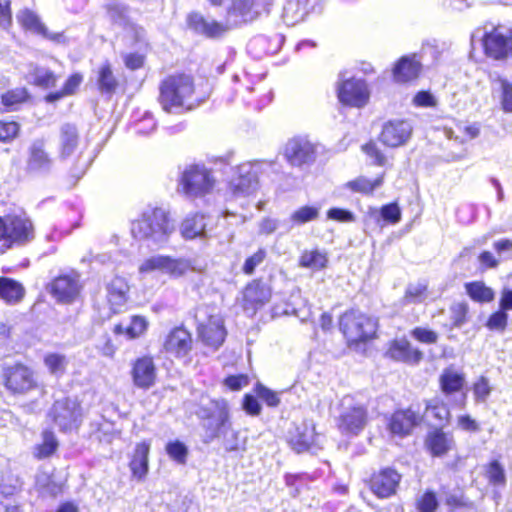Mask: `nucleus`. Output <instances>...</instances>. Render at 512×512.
I'll list each match as a JSON object with an SVG mask.
<instances>
[{"instance_id": "f257e3e1", "label": "nucleus", "mask_w": 512, "mask_h": 512, "mask_svg": "<svg viewBox=\"0 0 512 512\" xmlns=\"http://www.w3.org/2000/svg\"><path fill=\"white\" fill-rule=\"evenodd\" d=\"M212 6L224 8L226 24L206 19L198 12L188 16V25L196 33L207 38H220L231 26L255 20L262 12H268L272 0H207Z\"/></svg>"}, {"instance_id": "f03ea898", "label": "nucleus", "mask_w": 512, "mask_h": 512, "mask_svg": "<svg viewBox=\"0 0 512 512\" xmlns=\"http://www.w3.org/2000/svg\"><path fill=\"white\" fill-rule=\"evenodd\" d=\"M194 83L186 74L170 75L159 86L158 101L167 113L179 114L199 105L193 101Z\"/></svg>"}, {"instance_id": "7ed1b4c3", "label": "nucleus", "mask_w": 512, "mask_h": 512, "mask_svg": "<svg viewBox=\"0 0 512 512\" xmlns=\"http://www.w3.org/2000/svg\"><path fill=\"white\" fill-rule=\"evenodd\" d=\"M174 229L167 210L162 207H147L140 217L132 222L131 232L137 239L162 245L168 241Z\"/></svg>"}, {"instance_id": "20e7f679", "label": "nucleus", "mask_w": 512, "mask_h": 512, "mask_svg": "<svg viewBox=\"0 0 512 512\" xmlns=\"http://www.w3.org/2000/svg\"><path fill=\"white\" fill-rule=\"evenodd\" d=\"M214 186L215 178L205 165L191 164L181 171L177 190L188 198H199L211 193Z\"/></svg>"}, {"instance_id": "39448f33", "label": "nucleus", "mask_w": 512, "mask_h": 512, "mask_svg": "<svg viewBox=\"0 0 512 512\" xmlns=\"http://www.w3.org/2000/svg\"><path fill=\"white\" fill-rule=\"evenodd\" d=\"M378 321L359 310L351 309L339 319V328L347 342L360 343L372 339L377 331Z\"/></svg>"}, {"instance_id": "423d86ee", "label": "nucleus", "mask_w": 512, "mask_h": 512, "mask_svg": "<svg viewBox=\"0 0 512 512\" xmlns=\"http://www.w3.org/2000/svg\"><path fill=\"white\" fill-rule=\"evenodd\" d=\"M197 415L199 418L207 420L203 425L208 438L206 442L220 438L221 433L232 425L229 404L222 398L210 400L208 405H201Z\"/></svg>"}, {"instance_id": "0eeeda50", "label": "nucleus", "mask_w": 512, "mask_h": 512, "mask_svg": "<svg viewBox=\"0 0 512 512\" xmlns=\"http://www.w3.org/2000/svg\"><path fill=\"white\" fill-rule=\"evenodd\" d=\"M482 44L487 57L498 61L512 59V27H485Z\"/></svg>"}, {"instance_id": "6e6552de", "label": "nucleus", "mask_w": 512, "mask_h": 512, "mask_svg": "<svg viewBox=\"0 0 512 512\" xmlns=\"http://www.w3.org/2000/svg\"><path fill=\"white\" fill-rule=\"evenodd\" d=\"M271 162L249 161L237 166L235 175L229 182V189L236 197H244L254 193L258 188V177L264 166L270 167Z\"/></svg>"}, {"instance_id": "1a4fd4ad", "label": "nucleus", "mask_w": 512, "mask_h": 512, "mask_svg": "<svg viewBox=\"0 0 512 512\" xmlns=\"http://www.w3.org/2000/svg\"><path fill=\"white\" fill-rule=\"evenodd\" d=\"M82 289L81 275L74 269L59 273L47 285L49 294L60 304L75 303Z\"/></svg>"}, {"instance_id": "9d476101", "label": "nucleus", "mask_w": 512, "mask_h": 512, "mask_svg": "<svg viewBox=\"0 0 512 512\" xmlns=\"http://www.w3.org/2000/svg\"><path fill=\"white\" fill-rule=\"evenodd\" d=\"M368 423V412L364 405L356 402L347 395L341 400V411L337 426L344 435L356 436L362 432Z\"/></svg>"}, {"instance_id": "9b49d317", "label": "nucleus", "mask_w": 512, "mask_h": 512, "mask_svg": "<svg viewBox=\"0 0 512 512\" xmlns=\"http://www.w3.org/2000/svg\"><path fill=\"white\" fill-rule=\"evenodd\" d=\"M192 269V263L186 258H174L157 254L146 258L138 268L139 274L160 273L171 278H180Z\"/></svg>"}, {"instance_id": "f8f14e48", "label": "nucleus", "mask_w": 512, "mask_h": 512, "mask_svg": "<svg viewBox=\"0 0 512 512\" xmlns=\"http://www.w3.org/2000/svg\"><path fill=\"white\" fill-rule=\"evenodd\" d=\"M8 249L25 246L35 238V228L30 217L24 213H12L4 216Z\"/></svg>"}, {"instance_id": "ddd939ff", "label": "nucleus", "mask_w": 512, "mask_h": 512, "mask_svg": "<svg viewBox=\"0 0 512 512\" xmlns=\"http://www.w3.org/2000/svg\"><path fill=\"white\" fill-rule=\"evenodd\" d=\"M2 376L6 389L13 394H26L37 386L33 370L22 363L4 366Z\"/></svg>"}, {"instance_id": "4468645a", "label": "nucleus", "mask_w": 512, "mask_h": 512, "mask_svg": "<svg viewBox=\"0 0 512 512\" xmlns=\"http://www.w3.org/2000/svg\"><path fill=\"white\" fill-rule=\"evenodd\" d=\"M337 95L342 104L361 108L368 103L370 91L365 80L351 77L339 81Z\"/></svg>"}, {"instance_id": "2eb2a0df", "label": "nucleus", "mask_w": 512, "mask_h": 512, "mask_svg": "<svg viewBox=\"0 0 512 512\" xmlns=\"http://www.w3.org/2000/svg\"><path fill=\"white\" fill-rule=\"evenodd\" d=\"M50 416L61 431L72 430L80 423V404L71 398L56 400L50 410Z\"/></svg>"}, {"instance_id": "dca6fc26", "label": "nucleus", "mask_w": 512, "mask_h": 512, "mask_svg": "<svg viewBox=\"0 0 512 512\" xmlns=\"http://www.w3.org/2000/svg\"><path fill=\"white\" fill-rule=\"evenodd\" d=\"M54 159L47 150L44 139H35L27 149L26 170L33 175H47L51 172Z\"/></svg>"}, {"instance_id": "f3484780", "label": "nucleus", "mask_w": 512, "mask_h": 512, "mask_svg": "<svg viewBox=\"0 0 512 512\" xmlns=\"http://www.w3.org/2000/svg\"><path fill=\"white\" fill-rule=\"evenodd\" d=\"M284 157L292 166L310 165L316 159V147L306 137H293L285 144Z\"/></svg>"}, {"instance_id": "a211bd4d", "label": "nucleus", "mask_w": 512, "mask_h": 512, "mask_svg": "<svg viewBox=\"0 0 512 512\" xmlns=\"http://www.w3.org/2000/svg\"><path fill=\"white\" fill-rule=\"evenodd\" d=\"M193 347L190 332L183 327L172 329L165 337L163 348L166 353L177 359L191 361L189 357Z\"/></svg>"}, {"instance_id": "6ab92c4d", "label": "nucleus", "mask_w": 512, "mask_h": 512, "mask_svg": "<svg viewBox=\"0 0 512 512\" xmlns=\"http://www.w3.org/2000/svg\"><path fill=\"white\" fill-rule=\"evenodd\" d=\"M401 475L392 468H383L374 473L369 481V486L374 495L378 498H389L396 493Z\"/></svg>"}, {"instance_id": "aec40b11", "label": "nucleus", "mask_w": 512, "mask_h": 512, "mask_svg": "<svg viewBox=\"0 0 512 512\" xmlns=\"http://www.w3.org/2000/svg\"><path fill=\"white\" fill-rule=\"evenodd\" d=\"M412 125L407 120H391L384 124L380 140L389 147L404 145L411 137Z\"/></svg>"}, {"instance_id": "412c9836", "label": "nucleus", "mask_w": 512, "mask_h": 512, "mask_svg": "<svg viewBox=\"0 0 512 512\" xmlns=\"http://www.w3.org/2000/svg\"><path fill=\"white\" fill-rule=\"evenodd\" d=\"M81 139L78 128L71 123H64L59 128L58 136V154L61 160L71 158L77 152L82 155L80 150Z\"/></svg>"}, {"instance_id": "4be33fe9", "label": "nucleus", "mask_w": 512, "mask_h": 512, "mask_svg": "<svg viewBox=\"0 0 512 512\" xmlns=\"http://www.w3.org/2000/svg\"><path fill=\"white\" fill-rule=\"evenodd\" d=\"M508 311H512V289L504 288L499 299V309L488 317L485 323L486 328L503 333L508 325Z\"/></svg>"}, {"instance_id": "5701e85b", "label": "nucleus", "mask_w": 512, "mask_h": 512, "mask_svg": "<svg viewBox=\"0 0 512 512\" xmlns=\"http://www.w3.org/2000/svg\"><path fill=\"white\" fill-rule=\"evenodd\" d=\"M421 420L420 413L409 407L408 409L395 411L389 420L388 428L392 434L404 437L410 434Z\"/></svg>"}, {"instance_id": "b1692460", "label": "nucleus", "mask_w": 512, "mask_h": 512, "mask_svg": "<svg viewBox=\"0 0 512 512\" xmlns=\"http://www.w3.org/2000/svg\"><path fill=\"white\" fill-rule=\"evenodd\" d=\"M133 384L140 389L151 388L156 381V366L149 356L138 358L131 370Z\"/></svg>"}, {"instance_id": "393cba45", "label": "nucleus", "mask_w": 512, "mask_h": 512, "mask_svg": "<svg viewBox=\"0 0 512 512\" xmlns=\"http://www.w3.org/2000/svg\"><path fill=\"white\" fill-rule=\"evenodd\" d=\"M198 334L202 342L214 350L218 349L224 342L226 330L224 322L219 316H211L207 323L198 326Z\"/></svg>"}, {"instance_id": "a878e982", "label": "nucleus", "mask_w": 512, "mask_h": 512, "mask_svg": "<svg viewBox=\"0 0 512 512\" xmlns=\"http://www.w3.org/2000/svg\"><path fill=\"white\" fill-rule=\"evenodd\" d=\"M421 62L416 54L402 56L392 69L393 80L396 83H408L418 78L421 72Z\"/></svg>"}, {"instance_id": "bb28decb", "label": "nucleus", "mask_w": 512, "mask_h": 512, "mask_svg": "<svg viewBox=\"0 0 512 512\" xmlns=\"http://www.w3.org/2000/svg\"><path fill=\"white\" fill-rule=\"evenodd\" d=\"M111 20L122 27L126 33L132 36L135 42H142L145 38V30L134 23L129 16V9L124 5H114L109 8Z\"/></svg>"}, {"instance_id": "cd10ccee", "label": "nucleus", "mask_w": 512, "mask_h": 512, "mask_svg": "<svg viewBox=\"0 0 512 512\" xmlns=\"http://www.w3.org/2000/svg\"><path fill=\"white\" fill-rule=\"evenodd\" d=\"M209 218L201 213L188 215L180 225V234L185 240L196 238L206 239L209 237L208 227Z\"/></svg>"}, {"instance_id": "c85d7f7f", "label": "nucleus", "mask_w": 512, "mask_h": 512, "mask_svg": "<svg viewBox=\"0 0 512 512\" xmlns=\"http://www.w3.org/2000/svg\"><path fill=\"white\" fill-rule=\"evenodd\" d=\"M387 355L393 360L409 364H418L423 358V353L419 349L413 348L405 338L391 342Z\"/></svg>"}, {"instance_id": "c756f323", "label": "nucleus", "mask_w": 512, "mask_h": 512, "mask_svg": "<svg viewBox=\"0 0 512 512\" xmlns=\"http://www.w3.org/2000/svg\"><path fill=\"white\" fill-rule=\"evenodd\" d=\"M129 286L126 280L116 276L107 284V299L111 310L119 313L127 302Z\"/></svg>"}, {"instance_id": "7c9ffc66", "label": "nucleus", "mask_w": 512, "mask_h": 512, "mask_svg": "<svg viewBox=\"0 0 512 512\" xmlns=\"http://www.w3.org/2000/svg\"><path fill=\"white\" fill-rule=\"evenodd\" d=\"M314 439V427L303 424L289 432L288 443L295 452L302 453L311 448Z\"/></svg>"}, {"instance_id": "2f4dec72", "label": "nucleus", "mask_w": 512, "mask_h": 512, "mask_svg": "<svg viewBox=\"0 0 512 512\" xmlns=\"http://www.w3.org/2000/svg\"><path fill=\"white\" fill-rule=\"evenodd\" d=\"M25 295L23 285L9 277H0V299L6 304L15 305L19 303Z\"/></svg>"}, {"instance_id": "473e14b6", "label": "nucleus", "mask_w": 512, "mask_h": 512, "mask_svg": "<svg viewBox=\"0 0 512 512\" xmlns=\"http://www.w3.org/2000/svg\"><path fill=\"white\" fill-rule=\"evenodd\" d=\"M150 445L142 442L136 445L132 460L129 464L132 475L142 480L148 472V455Z\"/></svg>"}, {"instance_id": "72a5a7b5", "label": "nucleus", "mask_w": 512, "mask_h": 512, "mask_svg": "<svg viewBox=\"0 0 512 512\" xmlns=\"http://www.w3.org/2000/svg\"><path fill=\"white\" fill-rule=\"evenodd\" d=\"M59 441L53 431L46 429L41 433V442L33 447L32 454L37 460L50 458L58 449Z\"/></svg>"}, {"instance_id": "f704fd0d", "label": "nucleus", "mask_w": 512, "mask_h": 512, "mask_svg": "<svg viewBox=\"0 0 512 512\" xmlns=\"http://www.w3.org/2000/svg\"><path fill=\"white\" fill-rule=\"evenodd\" d=\"M439 382L441 391L447 396L462 390L465 376L452 368H447L440 375Z\"/></svg>"}, {"instance_id": "c9c22d12", "label": "nucleus", "mask_w": 512, "mask_h": 512, "mask_svg": "<svg viewBox=\"0 0 512 512\" xmlns=\"http://www.w3.org/2000/svg\"><path fill=\"white\" fill-rule=\"evenodd\" d=\"M220 438L226 452H244L247 449V436L241 437L240 431L234 429L232 425L221 433Z\"/></svg>"}, {"instance_id": "e433bc0d", "label": "nucleus", "mask_w": 512, "mask_h": 512, "mask_svg": "<svg viewBox=\"0 0 512 512\" xmlns=\"http://www.w3.org/2000/svg\"><path fill=\"white\" fill-rule=\"evenodd\" d=\"M97 87L101 94L112 95L118 87V81L109 63L101 65L97 72Z\"/></svg>"}, {"instance_id": "4c0bfd02", "label": "nucleus", "mask_w": 512, "mask_h": 512, "mask_svg": "<svg viewBox=\"0 0 512 512\" xmlns=\"http://www.w3.org/2000/svg\"><path fill=\"white\" fill-rule=\"evenodd\" d=\"M28 98L29 94L25 88L9 90L1 96L0 109L4 112L16 111Z\"/></svg>"}, {"instance_id": "58836bf2", "label": "nucleus", "mask_w": 512, "mask_h": 512, "mask_svg": "<svg viewBox=\"0 0 512 512\" xmlns=\"http://www.w3.org/2000/svg\"><path fill=\"white\" fill-rule=\"evenodd\" d=\"M452 443V438L441 430H435L427 438V446L434 456L447 453L451 449Z\"/></svg>"}, {"instance_id": "ea45409f", "label": "nucleus", "mask_w": 512, "mask_h": 512, "mask_svg": "<svg viewBox=\"0 0 512 512\" xmlns=\"http://www.w3.org/2000/svg\"><path fill=\"white\" fill-rule=\"evenodd\" d=\"M465 288L469 297L476 302L488 303L495 297L493 289L486 286L481 281L466 283Z\"/></svg>"}, {"instance_id": "a19ab883", "label": "nucleus", "mask_w": 512, "mask_h": 512, "mask_svg": "<svg viewBox=\"0 0 512 512\" xmlns=\"http://www.w3.org/2000/svg\"><path fill=\"white\" fill-rule=\"evenodd\" d=\"M30 76L34 85L44 89L55 87L58 81V76L53 71L41 66H35Z\"/></svg>"}, {"instance_id": "79ce46f5", "label": "nucleus", "mask_w": 512, "mask_h": 512, "mask_svg": "<svg viewBox=\"0 0 512 512\" xmlns=\"http://www.w3.org/2000/svg\"><path fill=\"white\" fill-rule=\"evenodd\" d=\"M383 183V177H377L374 180L360 176L354 180L348 181L344 187L355 193L371 194Z\"/></svg>"}, {"instance_id": "37998d69", "label": "nucleus", "mask_w": 512, "mask_h": 512, "mask_svg": "<svg viewBox=\"0 0 512 512\" xmlns=\"http://www.w3.org/2000/svg\"><path fill=\"white\" fill-rule=\"evenodd\" d=\"M44 365L52 375L60 377L66 372L68 360L63 354L48 353L44 357Z\"/></svg>"}, {"instance_id": "c03bdc74", "label": "nucleus", "mask_w": 512, "mask_h": 512, "mask_svg": "<svg viewBox=\"0 0 512 512\" xmlns=\"http://www.w3.org/2000/svg\"><path fill=\"white\" fill-rule=\"evenodd\" d=\"M17 19L21 25L28 30H31L37 34L46 32L45 25L41 22L38 15L31 10L25 9L21 11L17 15Z\"/></svg>"}, {"instance_id": "a18cd8bd", "label": "nucleus", "mask_w": 512, "mask_h": 512, "mask_svg": "<svg viewBox=\"0 0 512 512\" xmlns=\"http://www.w3.org/2000/svg\"><path fill=\"white\" fill-rule=\"evenodd\" d=\"M326 255L318 250L305 251L300 257V266L320 270L326 266Z\"/></svg>"}, {"instance_id": "49530a36", "label": "nucleus", "mask_w": 512, "mask_h": 512, "mask_svg": "<svg viewBox=\"0 0 512 512\" xmlns=\"http://www.w3.org/2000/svg\"><path fill=\"white\" fill-rule=\"evenodd\" d=\"M486 477L493 486L504 487L506 484L505 469L498 460H493L487 465Z\"/></svg>"}, {"instance_id": "de8ad7c7", "label": "nucleus", "mask_w": 512, "mask_h": 512, "mask_svg": "<svg viewBox=\"0 0 512 512\" xmlns=\"http://www.w3.org/2000/svg\"><path fill=\"white\" fill-rule=\"evenodd\" d=\"M425 415L427 418H434L442 423L449 418L450 411L442 401L433 399L426 404Z\"/></svg>"}, {"instance_id": "09e8293b", "label": "nucleus", "mask_w": 512, "mask_h": 512, "mask_svg": "<svg viewBox=\"0 0 512 512\" xmlns=\"http://www.w3.org/2000/svg\"><path fill=\"white\" fill-rule=\"evenodd\" d=\"M244 299L254 305H263L269 299V293L264 286L258 283L250 284L244 292Z\"/></svg>"}, {"instance_id": "8fccbe9b", "label": "nucleus", "mask_w": 512, "mask_h": 512, "mask_svg": "<svg viewBox=\"0 0 512 512\" xmlns=\"http://www.w3.org/2000/svg\"><path fill=\"white\" fill-rule=\"evenodd\" d=\"M318 216V207L302 206L291 214L290 221L295 225H303L317 219Z\"/></svg>"}, {"instance_id": "3c124183", "label": "nucleus", "mask_w": 512, "mask_h": 512, "mask_svg": "<svg viewBox=\"0 0 512 512\" xmlns=\"http://www.w3.org/2000/svg\"><path fill=\"white\" fill-rule=\"evenodd\" d=\"M166 453L168 456L177 462L178 464H185L188 456V448L187 446L179 441H170L166 444Z\"/></svg>"}, {"instance_id": "603ef678", "label": "nucleus", "mask_w": 512, "mask_h": 512, "mask_svg": "<svg viewBox=\"0 0 512 512\" xmlns=\"http://www.w3.org/2000/svg\"><path fill=\"white\" fill-rule=\"evenodd\" d=\"M254 392L269 407H277L280 404L279 394L261 383H257Z\"/></svg>"}, {"instance_id": "864d4df0", "label": "nucleus", "mask_w": 512, "mask_h": 512, "mask_svg": "<svg viewBox=\"0 0 512 512\" xmlns=\"http://www.w3.org/2000/svg\"><path fill=\"white\" fill-rule=\"evenodd\" d=\"M267 257V251L265 248H259L253 255L249 256L243 266L242 271L246 275H252L255 269L264 262Z\"/></svg>"}, {"instance_id": "5fc2aeb1", "label": "nucleus", "mask_w": 512, "mask_h": 512, "mask_svg": "<svg viewBox=\"0 0 512 512\" xmlns=\"http://www.w3.org/2000/svg\"><path fill=\"white\" fill-rule=\"evenodd\" d=\"M468 304L465 302L454 303L451 308V320L454 327L460 328L467 322Z\"/></svg>"}, {"instance_id": "6e6d98bb", "label": "nucleus", "mask_w": 512, "mask_h": 512, "mask_svg": "<svg viewBox=\"0 0 512 512\" xmlns=\"http://www.w3.org/2000/svg\"><path fill=\"white\" fill-rule=\"evenodd\" d=\"M439 506L436 493L427 490L418 500L417 509L419 512H435Z\"/></svg>"}, {"instance_id": "4d7b16f0", "label": "nucleus", "mask_w": 512, "mask_h": 512, "mask_svg": "<svg viewBox=\"0 0 512 512\" xmlns=\"http://www.w3.org/2000/svg\"><path fill=\"white\" fill-rule=\"evenodd\" d=\"M499 84L501 89V107L504 112L512 113V81L500 79Z\"/></svg>"}, {"instance_id": "13d9d810", "label": "nucleus", "mask_w": 512, "mask_h": 512, "mask_svg": "<svg viewBox=\"0 0 512 512\" xmlns=\"http://www.w3.org/2000/svg\"><path fill=\"white\" fill-rule=\"evenodd\" d=\"M491 391L492 387L485 376H481L473 385V394L476 402H486Z\"/></svg>"}, {"instance_id": "bf43d9fd", "label": "nucleus", "mask_w": 512, "mask_h": 512, "mask_svg": "<svg viewBox=\"0 0 512 512\" xmlns=\"http://www.w3.org/2000/svg\"><path fill=\"white\" fill-rule=\"evenodd\" d=\"M96 434L100 442L111 443L117 435V430L112 422L102 420L97 424Z\"/></svg>"}, {"instance_id": "052dcab7", "label": "nucleus", "mask_w": 512, "mask_h": 512, "mask_svg": "<svg viewBox=\"0 0 512 512\" xmlns=\"http://www.w3.org/2000/svg\"><path fill=\"white\" fill-rule=\"evenodd\" d=\"M310 480V476L307 473H296V474H286L285 475V483L288 487L292 488L291 495L293 497L298 496L300 493V488Z\"/></svg>"}, {"instance_id": "680f3d73", "label": "nucleus", "mask_w": 512, "mask_h": 512, "mask_svg": "<svg viewBox=\"0 0 512 512\" xmlns=\"http://www.w3.org/2000/svg\"><path fill=\"white\" fill-rule=\"evenodd\" d=\"M148 322L142 316H133L130 324L126 327V335L129 339L139 337L147 329Z\"/></svg>"}, {"instance_id": "e2e57ef3", "label": "nucleus", "mask_w": 512, "mask_h": 512, "mask_svg": "<svg viewBox=\"0 0 512 512\" xmlns=\"http://www.w3.org/2000/svg\"><path fill=\"white\" fill-rule=\"evenodd\" d=\"M427 286L422 283L411 284L408 286L405 298L410 303H420L426 298Z\"/></svg>"}, {"instance_id": "0e129e2a", "label": "nucleus", "mask_w": 512, "mask_h": 512, "mask_svg": "<svg viewBox=\"0 0 512 512\" xmlns=\"http://www.w3.org/2000/svg\"><path fill=\"white\" fill-rule=\"evenodd\" d=\"M443 494L446 505L452 509L466 507L469 504L462 491H444Z\"/></svg>"}, {"instance_id": "69168bd1", "label": "nucleus", "mask_w": 512, "mask_h": 512, "mask_svg": "<svg viewBox=\"0 0 512 512\" xmlns=\"http://www.w3.org/2000/svg\"><path fill=\"white\" fill-rule=\"evenodd\" d=\"M442 54V49L439 47L436 40L426 41L423 43L421 48V57H430L432 64H437L440 56Z\"/></svg>"}, {"instance_id": "338daca9", "label": "nucleus", "mask_w": 512, "mask_h": 512, "mask_svg": "<svg viewBox=\"0 0 512 512\" xmlns=\"http://www.w3.org/2000/svg\"><path fill=\"white\" fill-rule=\"evenodd\" d=\"M411 336L424 344H434L438 340V334L428 328L416 327L411 331Z\"/></svg>"}, {"instance_id": "774afa93", "label": "nucleus", "mask_w": 512, "mask_h": 512, "mask_svg": "<svg viewBox=\"0 0 512 512\" xmlns=\"http://www.w3.org/2000/svg\"><path fill=\"white\" fill-rule=\"evenodd\" d=\"M19 124L11 121H0V141L9 142L17 137L19 133Z\"/></svg>"}]
</instances>
